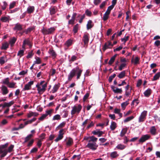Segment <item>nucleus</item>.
I'll use <instances>...</instances> for the list:
<instances>
[{"label":"nucleus","mask_w":160,"mask_h":160,"mask_svg":"<svg viewBox=\"0 0 160 160\" xmlns=\"http://www.w3.org/2000/svg\"><path fill=\"white\" fill-rule=\"evenodd\" d=\"M26 45H28L30 48L32 47V44L31 43L30 40L28 39H25L23 41L22 45V48L24 49H25Z\"/></svg>","instance_id":"12"},{"label":"nucleus","mask_w":160,"mask_h":160,"mask_svg":"<svg viewBox=\"0 0 160 160\" xmlns=\"http://www.w3.org/2000/svg\"><path fill=\"white\" fill-rule=\"evenodd\" d=\"M140 58L138 57H136L135 58H134V56L132 57L131 59V62L135 65L138 64L139 63Z\"/></svg>","instance_id":"15"},{"label":"nucleus","mask_w":160,"mask_h":160,"mask_svg":"<svg viewBox=\"0 0 160 160\" xmlns=\"http://www.w3.org/2000/svg\"><path fill=\"white\" fill-rule=\"evenodd\" d=\"M24 50H20L18 52L17 55L19 56L20 58H21L24 55Z\"/></svg>","instance_id":"51"},{"label":"nucleus","mask_w":160,"mask_h":160,"mask_svg":"<svg viewBox=\"0 0 160 160\" xmlns=\"http://www.w3.org/2000/svg\"><path fill=\"white\" fill-rule=\"evenodd\" d=\"M89 138L90 139L89 140L88 142H96L98 139L97 138H95L93 136L90 137Z\"/></svg>","instance_id":"50"},{"label":"nucleus","mask_w":160,"mask_h":160,"mask_svg":"<svg viewBox=\"0 0 160 160\" xmlns=\"http://www.w3.org/2000/svg\"><path fill=\"white\" fill-rule=\"evenodd\" d=\"M109 15V14L105 12L103 15V20L104 21H106L108 19Z\"/></svg>","instance_id":"55"},{"label":"nucleus","mask_w":160,"mask_h":160,"mask_svg":"<svg viewBox=\"0 0 160 160\" xmlns=\"http://www.w3.org/2000/svg\"><path fill=\"white\" fill-rule=\"evenodd\" d=\"M16 38L15 37H13L9 41V43L10 44L11 47H12L14 44L15 43L16 41Z\"/></svg>","instance_id":"42"},{"label":"nucleus","mask_w":160,"mask_h":160,"mask_svg":"<svg viewBox=\"0 0 160 160\" xmlns=\"http://www.w3.org/2000/svg\"><path fill=\"white\" fill-rule=\"evenodd\" d=\"M117 127V124L114 122H112L110 126V128L112 130H114Z\"/></svg>","instance_id":"29"},{"label":"nucleus","mask_w":160,"mask_h":160,"mask_svg":"<svg viewBox=\"0 0 160 160\" xmlns=\"http://www.w3.org/2000/svg\"><path fill=\"white\" fill-rule=\"evenodd\" d=\"M7 61V58L6 56H3L0 58V64H3Z\"/></svg>","instance_id":"33"},{"label":"nucleus","mask_w":160,"mask_h":160,"mask_svg":"<svg viewBox=\"0 0 160 160\" xmlns=\"http://www.w3.org/2000/svg\"><path fill=\"white\" fill-rule=\"evenodd\" d=\"M87 147L92 150H95L97 149L98 145L95 142H88Z\"/></svg>","instance_id":"6"},{"label":"nucleus","mask_w":160,"mask_h":160,"mask_svg":"<svg viewBox=\"0 0 160 160\" xmlns=\"http://www.w3.org/2000/svg\"><path fill=\"white\" fill-rule=\"evenodd\" d=\"M160 77V72L157 73L154 76L152 81H155L158 79Z\"/></svg>","instance_id":"45"},{"label":"nucleus","mask_w":160,"mask_h":160,"mask_svg":"<svg viewBox=\"0 0 160 160\" xmlns=\"http://www.w3.org/2000/svg\"><path fill=\"white\" fill-rule=\"evenodd\" d=\"M117 56V54H115V55H114L111 58L108 63V64L109 65H111L114 62Z\"/></svg>","instance_id":"27"},{"label":"nucleus","mask_w":160,"mask_h":160,"mask_svg":"<svg viewBox=\"0 0 160 160\" xmlns=\"http://www.w3.org/2000/svg\"><path fill=\"white\" fill-rule=\"evenodd\" d=\"M10 20V17L9 16H4L0 18V20L3 22H9Z\"/></svg>","instance_id":"26"},{"label":"nucleus","mask_w":160,"mask_h":160,"mask_svg":"<svg viewBox=\"0 0 160 160\" xmlns=\"http://www.w3.org/2000/svg\"><path fill=\"white\" fill-rule=\"evenodd\" d=\"M8 6V3L6 1L3 2V5H1V8L2 10H5Z\"/></svg>","instance_id":"47"},{"label":"nucleus","mask_w":160,"mask_h":160,"mask_svg":"<svg viewBox=\"0 0 160 160\" xmlns=\"http://www.w3.org/2000/svg\"><path fill=\"white\" fill-rule=\"evenodd\" d=\"M134 118V117L133 116H131L130 117H129L126 118L124 120V122H127L128 121H131V120L133 119Z\"/></svg>","instance_id":"56"},{"label":"nucleus","mask_w":160,"mask_h":160,"mask_svg":"<svg viewBox=\"0 0 160 160\" xmlns=\"http://www.w3.org/2000/svg\"><path fill=\"white\" fill-rule=\"evenodd\" d=\"M61 117L60 115L59 114H56L53 116L52 120L53 121L55 120H61Z\"/></svg>","instance_id":"44"},{"label":"nucleus","mask_w":160,"mask_h":160,"mask_svg":"<svg viewBox=\"0 0 160 160\" xmlns=\"http://www.w3.org/2000/svg\"><path fill=\"white\" fill-rule=\"evenodd\" d=\"M128 104L129 103L128 102V101H126V102L122 103L121 105L122 108H123V110H124L125 108L126 107Z\"/></svg>","instance_id":"46"},{"label":"nucleus","mask_w":160,"mask_h":160,"mask_svg":"<svg viewBox=\"0 0 160 160\" xmlns=\"http://www.w3.org/2000/svg\"><path fill=\"white\" fill-rule=\"evenodd\" d=\"M147 111L146 110H144L141 112L140 116L138 117V122H142L145 121L147 115Z\"/></svg>","instance_id":"4"},{"label":"nucleus","mask_w":160,"mask_h":160,"mask_svg":"<svg viewBox=\"0 0 160 160\" xmlns=\"http://www.w3.org/2000/svg\"><path fill=\"white\" fill-rule=\"evenodd\" d=\"M48 52L53 59L56 58L57 56L56 53L53 49H49L48 51Z\"/></svg>","instance_id":"17"},{"label":"nucleus","mask_w":160,"mask_h":160,"mask_svg":"<svg viewBox=\"0 0 160 160\" xmlns=\"http://www.w3.org/2000/svg\"><path fill=\"white\" fill-rule=\"evenodd\" d=\"M73 143L72 138H67L66 141V144L67 147L71 146Z\"/></svg>","instance_id":"18"},{"label":"nucleus","mask_w":160,"mask_h":160,"mask_svg":"<svg viewBox=\"0 0 160 160\" xmlns=\"http://www.w3.org/2000/svg\"><path fill=\"white\" fill-rule=\"evenodd\" d=\"M60 86V84L59 83H58L57 84H55L53 88L52 89L51 91V92L52 93H54L56 92L58 89H59V87Z\"/></svg>","instance_id":"19"},{"label":"nucleus","mask_w":160,"mask_h":160,"mask_svg":"<svg viewBox=\"0 0 160 160\" xmlns=\"http://www.w3.org/2000/svg\"><path fill=\"white\" fill-rule=\"evenodd\" d=\"M72 40L71 39L68 40L65 43V45L67 47H69L72 45Z\"/></svg>","instance_id":"38"},{"label":"nucleus","mask_w":160,"mask_h":160,"mask_svg":"<svg viewBox=\"0 0 160 160\" xmlns=\"http://www.w3.org/2000/svg\"><path fill=\"white\" fill-rule=\"evenodd\" d=\"M9 43L7 42H6L2 44L1 48L2 49L6 50L8 47Z\"/></svg>","instance_id":"30"},{"label":"nucleus","mask_w":160,"mask_h":160,"mask_svg":"<svg viewBox=\"0 0 160 160\" xmlns=\"http://www.w3.org/2000/svg\"><path fill=\"white\" fill-rule=\"evenodd\" d=\"M89 35L88 34L86 33L84 34L82 39V41L84 43L85 47L88 44L89 40Z\"/></svg>","instance_id":"10"},{"label":"nucleus","mask_w":160,"mask_h":160,"mask_svg":"<svg viewBox=\"0 0 160 160\" xmlns=\"http://www.w3.org/2000/svg\"><path fill=\"white\" fill-rule=\"evenodd\" d=\"M5 145L0 146V154L2 153L0 155L1 158L4 157L7 154L8 152H11L14 147L13 145H11L8 148V150L5 148Z\"/></svg>","instance_id":"2"},{"label":"nucleus","mask_w":160,"mask_h":160,"mask_svg":"<svg viewBox=\"0 0 160 160\" xmlns=\"http://www.w3.org/2000/svg\"><path fill=\"white\" fill-rule=\"evenodd\" d=\"M36 120V118H33L32 119L28 120L24 122L25 125H26L28 124H31L32 122L35 121Z\"/></svg>","instance_id":"41"},{"label":"nucleus","mask_w":160,"mask_h":160,"mask_svg":"<svg viewBox=\"0 0 160 160\" xmlns=\"http://www.w3.org/2000/svg\"><path fill=\"white\" fill-rule=\"evenodd\" d=\"M49 10L50 14H54L57 11V8L55 7H52L50 8Z\"/></svg>","instance_id":"24"},{"label":"nucleus","mask_w":160,"mask_h":160,"mask_svg":"<svg viewBox=\"0 0 160 160\" xmlns=\"http://www.w3.org/2000/svg\"><path fill=\"white\" fill-rule=\"evenodd\" d=\"M55 30V28L54 27H52L48 29L43 28L42 31L44 34H49L53 32Z\"/></svg>","instance_id":"5"},{"label":"nucleus","mask_w":160,"mask_h":160,"mask_svg":"<svg viewBox=\"0 0 160 160\" xmlns=\"http://www.w3.org/2000/svg\"><path fill=\"white\" fill-rule=\"evenodd\" d=\"M129 38V36H127L126 37H125L121 39V41L122 42H123L124 43V44H125V43L126 42L128 41Z\"/></svg>","instance_id":"63"},{"label":"nucleus","mask_w":160,"mask_h":160,"mask_svg":"<svg viewBox=\"0 0 160 160\" xmlns=\"http://www.w3.org/2000/svg\"><path fill=\"white\" fill-rule=\"evenodd\" d=\"M111 88L113 91L115 93H121L122 91L121 88H115L114 86H111Z\"/></svg>","instance_id":"16"},{"label":"nucleus","mask_w":160,"mask_h":160,"mask_svg":"<svg viewBox=\"0 0 160 160\" xmlns=\"http://www.w3.org/2000/svg\"><path fill=\"white\" fill-rule=\"evenodd\" d=\"M113 8L112 7V6H109L108 7V8L105 12L109 14L111 10Z\"/></svg>","instance_id":"60"},{"label":"nucleus","mask_w":160,"mask_h":160,"mask_svg":"<svg viewBox=\"0 0 160 160\" xmlns=\"http://www.w3.org/2000/svg\"><path fill=\"white\" fill-rule=\"evenodd\" d=\"M47 85V83L45 82L44 81L38 83L36 87L37 88L38 93L39 94H42L46 91Z\"/></svg>","instance_id":"1"},{"label":"nucleus","mask_w":160,"mask_h":160,"mask_svg":"<svg viewBox=\"0 0 160 160\" xmlns=\"http://www.w3.org/2000/svg\"><path fill=\"white\" fill-rule=\"evenodd\" d=\"M34 82L33 81H30L28 83L26 84L24 88L22 89V91H27L29 90L31 88V86L33 84Z\"/></svg>","instance_id":"8"},{"label":"nucleus","mask_w":160,"mask_h":160,"mask_svg":"<svg viewBox=\"0 0 160 160\" xmlns=\"http://www.w3.org/2000/svg\"><path fill=\"white\" fill-rule=\"evenodd\" d=\"M16 83L14 82H10L8 85V87L10 88H16Z\"/></svg>","instance_id":"43"},{"label":"nucleus","mask_w":160,"mask_h":160,"mask_svg":"<svg viewBox=\"0 0 160 160\" xmlns=\"http://www.w3.org/2000/svg\"><path fill=\"white\" fill-rule=\"evenodd\" d=\"M150 132L151 134L155 135L156 134V129L154 126L151 127L150 129Z\"/></svg>","instance_id":"36"},{"label":"nucleus","mask_w":160,"mask_h":160,"mask_svg":"<svg viewBox=\"0 0 160 160\" xmlns=\"http://www.w3.org/2000/svg\"><path fill=\"white\" fill-rule=\"evenodd\" d=\"M64 130L63 129H62L59 130L58 137L54 140L55 142H58L62 139L64 134Z\"/></svg>","instance_id":"7"},{"label":"nucleus","mask_w":160,"mask_h":160,"mask_svg":"<svg viewBox=\"0 0 160 160\" xmlns=\"http://www.w3.org/2000/svg\"><path fill=\"white\" fill-rule=\"evenodd\" d=\"M126 147V146L124 145L121 143H119L118 144L116 148L117 149L122 150L124 149Z\"/></svg>","instance_id":"22"},{"label":"nucleus","mask_w":160,"mask_h":160,"mask_svg":"<svg viewBox=\"0 0 160 160\" xmlns=\"http://www.w3.org/2000/svg\"><path fill=\"white\" fill-rule=\"evenodd\" d=\"M92 133L94 135H97L98 137H101L103 134L104 133V132L99 130L94 131L92 132Z\"/></svg>","instance_id":"21"},{"label":"nucleus","mask_w":160,"mask_h":160,"mask_svg":"<svg viewBox=\"0 0 160 160\" xmlns=\"http://www.w3.org/2000/svg\"><path fill=\"white\" fill-rule=\"evenodd\" d=\"M33 135L32 134H30L28 135L25 138V142H26L28 141L32 136Z\"/></svg>","instance_id":"59"},{"label":"nucleus","mask_w":160,"mask_h":160,"mask_svg":"<svg viewBox=\"0 0 160 160\" xmlns=\"http://www.w3.org/2000/svg\"><path fill=\"white\" fill-rule=\"evenodd\" d=\"M78 24H76L74 27L73 28V31L75 33H76L78 30Z\"/></svg>","instance_id":"57"},{"label":"nucleus","mask_w":160,"mask_h":160,"mask_svg":"<svg viewBox=\"0 0 160 160\" xmlns=\"http://www.w3.org/2000/svg\"><path fill=\"white\" fill-rule=\"evenodd\" d=\"M38 115V113L36 112H31L28 114L27 117L30 118L32 116H37Z\"/></svg>","instance_id":"35"},{"label":"nucleus","mask_w":160,"mask_h":160,"mask_svg":"<svg viewBox=\"0 0 160 160\" xmlns=\"http://www.w3.org/2000/svg\"><path fill=\"white\" fill-rule=\"evenodd\" d=\"M1 92L2 95H4L7 94L9 92L8 88L4 85H2L1 87Z\"/></svg>","instance_id":"11"},{"label":"nucleus","mask_w":160,"mask_h":160,"mask_svg":"<svg viewBox=\"0 0 160 160\" xmlns=\"http://www.w3.org/2000/svg\"><path fill=\"white\" fill-rule=\"evenodd\" d=\"M35 60L33 62L34 64H39L41 63L42 60L39 57H35Z\"/></svg>","instance_id":"23"},{"label":"nucleus","mask_w":160,"mask_h":160,"mask_svg":"<svg viewBox=\"0 0 160 160\" xmlns=\"http://www.w3.org/2000/svg\"><path fill=\"white\" fill-rule=\"evenodd\" d=\"M127 131V128H123L122 129L120 134V136L121 137L124 136V135L126 133Z\"/></svg>","instance_id":"39"},{"label":"nucleus","mask_w":160,"mask_h":160,"mask_svg":"<svg viewBox=\"0 0 160 160\" xmlns=\"http://www.w3.org/2000/svg\"><path fill=\"white\" fill-rule=\"evenodd\" d=\"M16 4V2L15 1H13L10 3L9 5V9H11L14 7Z\"/></svg>","instance_id":"48"},{"label":"nucleus","mask_w":160,"mask_h":160,"mask_svg":"<svg viewBox=\"0 0 160 160\" xmlns=\"http://www.w3.org/2000/svg\"><path fill=\"white\" fill-rule=\"evenodd\" d=\"M9 79L8 78H7L2 80V83L3 84H5L7 86L9 83Z\"/></svg>","instance_id":"37"},{"label":"nucleus","mask_w":160,"mask_h":160,"mask_svg":"<svg viewBox=\"0 0 160 160\" xmlns=\"http://www.w3.org/2000/svg\"><path fill=\"white\" fill-rule=\"evenodd\" d=\"M113 46V45L112 44L111 42L110 41H108V42L105 43L102 48V50L104 51L108 48H112Z\"/></svg>","instance_id":"14"},{"label":"nucleus","mask_w":160,"mask_h":160,"mask_svg":"<svg viewBox=\"0 0 160 160\" xmlns=\"http://www.w3.org/2000/svg\"><path fill=\"white\" fill-rule=\"evenodd\" d=\"M82 106L80 104H77L74 105L72 107V110L71 111V114L72 115L77 114H78L80 112L82 109Z\"/></svg>","instance_id":"3"},{"label":"nucleus","mask_w":160,"mask_h":160,"mask_svg":"<svg viewBox=\"0 0 160 160\" xmlns=\"http://www.w3.org/2000/svg\"><path fill=\"white\" fill-rule=\"evenodd\" d=\"M150 136L148 134L142 135L139 140V142L140 143H142L148 140L150 138Z\"/></svg>","instance_id":"13"},{"label":"nucleus","mask_w":160,"mask_h":160,"mask_svg":"<svg viewBox=\"0 0 160 160\" xmlns=\"http://www.w3.org/2000/svg\"><path fill=\"white\" fill-rule=\"evenodd\" d=\"M118 154L117 152L116 151H114L112 152L110 154V156L112 158H115L118 156Z\"/></svg>","instance_id":"40"},{"label":"nucleus","mask_w":160,"mask_h":160,"mask_svg":"<svg viewBox=\"0 0 160 160\" xmlns=\"http://www.w3.org/2000/svg\"><path fill=\"white\" fill-rule=\"evenodd\" d=\"M47 117V115L45 114H43L39 118L38 120L41 121H42L46 118Z\"/></svg>","instance_id":"58"},{"label":"nucleus","mask_w":160,"mask_h":160,"mask_svg":"<svg viewBox=\"0 0 160 160\" xmlns=\"http://www.w3.org/2000/svg\"><path fill=\"white\" fill-rule=\"evenodd\" d=\"M126 63H122L120 66L119 67L118 69L120 71H121L126 66Z\"/></svg>","instance_id":"52"},{"label":"nucleus","mask_w":160,"mask_h":160,"mask_svg":"<svg viewBox=\"0 0 160 160\" xmlns=\"http://www.w3.org/2000/svg\"><path fill=\"white\" fill-rule=\"evenodd\" d=\"M76 72V68L73 69L68 75V80L69 81L72 80L73 77L75 76Z\"/></svg>","instance_id":"9"},{"label":"nucleus","mask_w":160,"mask_h":160,"mask_svg":"<svg viewBox=\"0 0 160 160\" xmlns=\"http://www.w3.org/2000/svg\"><path fill=\"white\" fill-rule=\"evenodd\" d=\"M93 26V25L92 24V22L91 20H89L88 22V23L87 25V28L88 30L91 28Z\"/></svg>","instance_id":"31"},{"label":"nucleus","mask_w":160,"mask_h":160,"mask_svg":"<svg viewBox=\"0 0 160 160\" xmlns=\"http://www.w3.org/2000/svg\"><path fill=\"white\" fill-rule=\"evenodd\" d=\"M90 120L89 119H86L82 123V125L85 126L87 124L90 122Z\"/></svg>","instance_id":"64"},{"label":"nucleus","mask_w":160,"mask_h":160,"mask_svg":"<svg viewBox=\"0 0 160 160\" xmlns=\"http://www.w3.org/2000/svg\"><path fill=\"white\" fill-rule=\"evenodd\" d=\"M8 123V122L6 119H3L2 121H1L0 122V126L5 125L7 124Z\"/></svg>","instance_id":"54"},{"label":"nucleus","mask_w":160,"mask_h":160,"mask_svg":"<svg viewBox=\"0 0 160 160\" xmlns=\"http://www.w3.org/2000/svg\"><path fill=\"white\" fill-rule=\"evenodd\" d=\"M34 10V7L33 6H29L27 8V12L28 13H31Z\"/></svg>","instance_id":"28"},{"label":"nucleus","mask_w":160,"mask_h":160,"mask_svg":"<svg viewBox=\"0 0 160 160\" xmlns=\"http://www.w3.org/2000/svg\"><path fill=\"white\" fill-rule=\"evenodd\" d=\"M131 88L130 89L125 91V95L127 97H128L130 94L131 92Z\"/></svg>","instance_id":"61"},{"label":"nucleus","mask_w":160,"mask_h":160,"mask_svg":"<svg viewBox=\"0 0 160 160\" xmlns=\"http://www.w3.org/2000/svg\"><path fill=\"white\" fill-rule=\"evenodd\" d=\"M65 124L66 123L65 122H62V123H60L59 125L57 127V128H60L63 127L65 126Z\"/></svg>","instance_id":"62"},{"label":"nucleus","mask_w":160,"mask_h":160,"mask_svg":"<svg viewBox=\"0 0 160 160\" xmlns=\"http://www.w3.org/2000/svg\"><path fill=\"white\" fill-rule=\"evenodd\" d=\"M151 91L150 89H148L144 92V96L146 97H148L151 94Z\"/></svg>","instance_id":"32"},{"label":"nucleus","mask_w":160,"mask_h":160,"mask_svg":"<svg viewBox=\"0 0 160 160\" xmlns=\"http://www.w3.org/2000/svg\"><path fill=\"white\" fill-rule=\"evenodd\" d=\"M53 111V110L52 109H51L48 110H46L45 112L46 113H45V114L47 115V116L48 115H49L50 116H51Z\"/></svg>","instance_id":"53"},{"label":"nucleus","mask_w":160,"mask_h":160,"mask_svg":"<svg viewBox=\"0 0 160 160\" xmlns=\"http://www.w3.org/2000/svg\"><path fill=\"white\" fill-rule=\"evenodd\" d=\"M76 72H77V79H79L81 75L82 70L80 69L79 68L77 67L76 68Z\"/></svg>","instance_id":"20"},{"label":"nucleus","mask_w":160,"mask_h":160,"mask_svg":"<svg viewBox=\"0 0 160 160\" xmlns=\"http://www.w3.org/2000/svg\"><path fill=\"white\" fill-rule=\"evenodd\" d=\"M15 30L20 31L22 29V25L21 24L17 23L15 25V26L13 28Z\"/></svg>","instance_id":"25"},{"label":"nucleus","mask_w":160,"mask_h":160,"mask_svg":"<svg viewBox=\"0 0 160 160\" xmlns=\"http://www.w3.org/2000/svg\"><path fill=\"white\" fill-rule=\"evenodd\" d=\"M34 55L33 52V50H32L30 52H28V55H27L26 58H31Z\"/></svg>","instance_id":"49"},{"label":"nucleus","mask_w":160,"mask_h":160,"mask_svg":"<svg viewBox=\"0 0 160 160\" xmlns=\"http://www.w3.org/2000/svg\"><path fill=\"white\" fill-rule=\"evenodd\" d=\"M126 72L125 71H123L121 72L118 75L119 78L121 79L123 78L126 75Z\"/></svg>","instance_id":"34"}]
</instances>
